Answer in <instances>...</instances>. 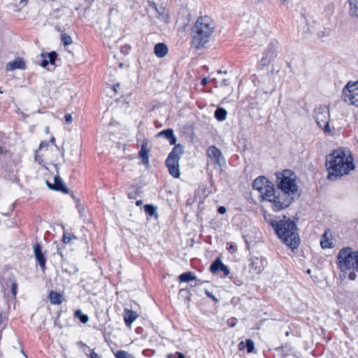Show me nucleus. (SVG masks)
I'll return each instance as SVG.
<instances>
[{
	"label": "nucleus",
	"mask_w": 358,
	"mask_h": 358,
	"mask_svg": "<svg viewBox=\"0 0 358 358\" xmlns=\"http://www.w3.org/2000/svg\"><path fill=\"white\" fill-rule=\"evenodd\" d=\"M149 150L148 149V141L145 140L141 145V148L139 152V157L142 159L143 162L145 164L149 162Z\"/></svg>",
	"instance_id": "obj_20"
},
{
	"label": "nucleus",
	"mask_w": 358,
	"mask_h": 358,
	"mask_svg": "<svg viewBox=\"0 0 358 358\" xmlns=\"http://www.w3.org/2000/svg\"><path fill=\"white\" fill-rule=\"evenodd\" d=\"M16 289H17V285L13 284L12 286V292H13V295L16 294Z\"/></svg>",
	"instance_id": "obj_45"
},
{
	"label": "nucleus",
	"mask_w": 358,
	"mask_h": 358,
	"mask_svg": "<svg viewBox=\"0 0 358 358\" xmlns=\"http://www.w3.org/2000/svg\"><path fill=\"white\" fill-rule=\"evenodd\" d=\"M350 15L358 17V0H349Z\"/></svg>",
	"instance_id": "obj_22"
},
{
	"label": "nucleus",
	"mask_w": 358,
	"mask_h": 358,
	"mask_svg": "<svg viewBox=\"0 0 358 358\" xmlns=\"http://www.w3.org/2000/svg\"><path fill=\"white\" fill-rule=\"evenodd\" d=\"M257 22V20L255 17H250V20L248 22L249 24L245 27L249 34H252L256 32Z\"/></svg>",
	"instance_id": "obj_23"
},
{
	"label": "nucleus",
	"mask_w": 358,
	"mask_h": 358,
	"mask_svg": "<svg viewBox=\"0 0 358 358\" xmlns=\"http://www.w3.org/2000/svg\"><path fill=\"white\" fill-rule=\"evenodd\" d=\"M284 2H285L287 0H282Z\"/></svg>",
	"instance_id": "obj_56"
},
{
	"label": "nucleus",
	"mask_w": 358,
	"mask_h": 358,
	"mask_svg": "<svg viewBox=\"0 0 358 358\" xmlns=\"http://www.w3.org/2000/svg\"><path fill=\"white\" fill-rule=\"evenodd\" d=\"M223 82L224 83V84H225V85H227V83H226V80H224H224H223Z\"/></svg>",
	"instance_id": "obj_55"
},
{
	"label": "nucleus",
	"mask_w": 358,
	"mask_h": 358,
	"mask_svg": "<svg viewBox=\"0 0 358 358\" xmlns=\"http://www.w3.org/2000/svg\"><path fill=\"white\" fill-rule=\"evenodd\" d=\"M220 270L222 271L224 273L225 276H227L230 273L229 269L224 264H222V266H221V268H220Z\"/></svg>",
	"instance_id": "obj_38"
},
{
	"label": "nucleus",
	"mask_w": 358,
	"mask_h": 358,
	"mask_svg": "<svg viewBox=\"0 0 358 358\" xmlns=\"http://www.w3.org/2000/svg\"><path fill=\"white\" fill-rule=\"evenodd\" d=\"M154 52L157 57L162 58L167 54L168 48L164 43H159L155 45Z\"/></svg>",
	"instance_id": "obj_21"
},
{
	"label": "nucleus",
	"mask_w": 358,
	"mask_h": 358,
	"mask_svg": "<svg viewBox=\"0 0 358 358\" xmlns=\"http://www.w3.org/2000/svg\"><path fill=\"white\" fill-rule=\"evenodd\" d=\"M275 57L273 52H267L261 59L262 65L265 66L269 63V62Z\"/></svg>",
	"instance_id": "obj_29"
},
{
	"label": "nucleus",
	"mask_w": 358,
	"mask_h": 358,
	"mask_svg": "<svg viewBox=\"0 0 358 358\" xmlns=\"http://www.w3.org/2000/svg\"><path fill=\"white\" fill-rule=\"evenodd\" d=\"M34 252L35 258L37 262L39 264L40 267L44 270L45 266V258L44 257V255L42 252L41 246L38 243H36L34 245Z\"/></svg>",
	"instance_id": "obj_13"
},
{
	"label": "nucleus",
	"mask_w": 358,
	"mask_h": 358,
	"mask_svg": "<svg viewBox=\"0 0 358 358\" xmlns=\"http://www.w3.org/2000/svg\"><path fill=\"white\" fill-rule=\"evenodd\" d=\"M277 186L281 190L278 203L276 206L289 207L294 199L299 195L296 175L290 170H284L275 173Z\"/></svg>",
	"instance_id": "obj_2"
},
{
	"label": "nucleus",
	"mask_w": 358,
	"mask_h": 358,
	"mask_svg": "<svg viewBox=\"0 0 358 358\" xmlns=\"http://www.w3.org/2000/svg\"><path fill=\"white\" fill-rule=\"evenodd\" d=\"M62 40L64 45H69L72 43V38L69 35L63 34L62 36Z\"/></svg>",
	"instance_id": "obj_34"
},
{
	"label": "nucleus",
	"mask_w": 358,
	"mask_h": 358,
	"mask_svg": "<svg viewBox=\"0 0 358 358\" xmlns=\"http://www.w3.org/2000/svg\"><path fill=\"white\" fill-rule=\"evenodd\" d=\"M253 2L255 3H261V2H263L264 0H252Z\"/></svg>",
	"instance_id": "obj_51"
},
{
	"label": "nucleus",
	"mask_w": 358,
	"mask_h": 358,
	"mask_svg": "<svg viewBox=\"0 0 358 358\" xmlns=\"http://www.w3.org/2000/svg\"><path fill=\"white\" fill-rule=\"evenodd\" d=\"M155 8L157 14V17L159 22L163 23H169L170 20L169 12L163 7L158 8L155 6Z\"/></svg>",
	"instance_id": "obj_17"
},
{
	"label": "nucleus",
	"mask_w": 358,
	"mask_h": 358,
	"mask_svg": "<svg viewBox=\"0 0 358 358\" xmlns=\"http://www.w3.org/2000/svg\"><path fill=\"white\" fill-rule=\"evenodd\" d=\"M76 236L70 233H64L63 241L64 243H70L73 239H75Z\"/></svg>",
	"instance_id": "obj_33"
},
{
	"label": "nucleus",
	"mask_w": 358,
	"mask_h": 358,
	"mask_svg": "<svg viewBox=\"0 0 358 358\" xmlns=\"http://www.w3.org/2000/svg\"><path fill=\"white\" fill-rule=\"evenodd\" d=\"M120 87L119 84H117V85L113 87V91L115 92V93H116L117 91V87Z\"/></svg>",
	"instance_id": "obj_48"
},
{
	"label": "nucleus",
	"mask_w": 358,
	"mask_h": 358,
	"mask_svg": "<svg viewBox=\"0 0 358 358\" xmlns=\"http://www.w3.org/2000/svg\"><path fill=\"white\" fill-rule=\"evenodd\" d=\"M182 153L183 147L180 144L176 145L166 160L167 168L178 164Z\"/></svg>",
	"instance_id": "obj_10"
},
{
	"label": "nucleus",
	"mask_w": 358,
	"mask_h": 358,
	"mask_svg": "<svg viewBox=\"0 0 358 358\" xmlns=\"http://www.w3.org/2000/svg\"><path fill=\"white\" fill-rule=\"evenodd\" d=\"M266 265L267 262L262 256H252L249 259L248 266L251 270L250 272L253 273H261Z\"/></svg>",
	"instance_id": "obj_9"
},
{
	"label": "nucleus",
	"mask_w": 358,
	"mask_h": 358,
	"mask_svg": "<svg viewBox=\"0 0 358 358\" xmlns=\"http://www.w3.org/2000/svg\"><path fill=\"white\" fill-rule=\"evenodd\" d=\"M178 354V358H185V356L180 353V352H177Z\"/></svg>",
	"instance_id": "obj_47"
},
{
	"label": "nucleus",
	"mask_w": 358,
	"mask_h": 358,
	"mask_svg": "<svg viewBox=\"0 0 358 358\" xmlns=\"http://www.w3.org/2000/svg\"><path fill=\"white\" fill-rule=\"evenodd\" d=\"M206 82H207V81H206V78H203V79L201 80V83H202L203 85H205V84L206 83Z\"/></svg>",
	"instance_id": "obj_53"
},
{
	"label": "nucleus",
	"mask_w": 358,
	"mask_h": 358,
	"mask_svg": "<svg viewBox=\"0 0 358 358\" xmlns=\"http://www.w3.org/2000/svg\"><path fill=\"white\" fill-rule=\"evenodd\" d=\"M270 182L265 177L259 176L254 180L252 186L255 189L260 193V192H262L263 188Z\"/></svg>",
	"instance_id": "obj_16"
},
{
	"label": "nucleus",
	"mask_w": 358,
	"mask_h": 358,
	"mask_svg": "<svg viewBox=\"0 0 358 358\" xmlns=\"http://www.w3.org/2000/svg\"><path fill=\"white\" fill-rule=\"evenodd\" d=\"M271 224L274 229L278 236L282 241L292 250L298 248L300 238L296 232V226L290 219H273Z\"/></svg>",
	"instance_id": "obj_3"
},
{
	"label": "nucleus",
	"mask_w": 358,
	"mask_h": 358,
	"mask_svg": "<svg viewBox=\"0 0 358 358\" xmlns=\"http://www.w3.org/2000/svg\"><path fill=\"white\" fill-rule=\"evenodd\" d=\"M228 323L231 327H234L236 324L235 319H231L230 320L228 321Z\"/></svg>",
	"instance_id": "obj_44"
},
{
	"label": "nucleus",
	"mask_w": 358,
	"mask_h": 358,
	"mask_svg": "<svg viewBox=\"0 0 358 358\" xmlns=\"http://www.w3.org/2000/svg\"><path fill=\"white\" fill-rule=\"evenodd\" d=\"M136 204L137 206H141V205L142 204V201H141V200L137 201L136 202Z\"/></svg>",
	"instance_id": "obj_50"
},
{
	"label": "nucleus",
	"mask_w": 358,
	"mask_h": 358,
	"mask_svg": "<svg viewBox=\"0 0 358 358\" xmlns=\"http://www.w3.org/2000/svg\"><path fill=\"white\" fill-rule=\"evenodd\" d=\"M215 23L208 15L201 16L195 21L191 29L192 43L196 49L208 42L215 31Z\"/></svg>",
	"instance_id": "obj_4"
},
{
	"label": "nucleus",
	"mask_w": 358,
	"mask_h": 358,
	"mask_svg": "<svg viewBox=\"0 0 358 358\" xmlns=\"http://www.w3.org/2000/svg\"><path fill=\"white\" fill-rule=\"evenodd\" d=\"M320 245L323 249L333 248L334 247V243L329 230L325 231L324 234L322 236Z\"/></svg>",
	"instance_id": "obj_15"
},
{
	"label": "nucleus",
	"mask_w": 358,
	"mask_h": 358,
	"mask_svg": "<svg viewBox=\"0 0 358 358\" xmlns=\"http://www.w3.org/2000/svg\"><path fill=\"white\" fill-rule=\"evenodd\" d=\"M337 266L341 272V279H345L347 272L349 271V279L355 280L356 272H358V252L353 251L350 248H343L337 257Z\"/></svg>",
	"instance_id": "obj_5"
},
{
	"label": "nucleus",
	"mask_w": 358,
	"mask_h": 358,
	"mask_svg": "<svg viewBox=\"0 0 358 358\" xmlns=\"http://www.w3.org/2000/svg\"><path fill=\"white\" fill-rule=\"evenodd\" d=\"M227 249L231 253H234L237 250L236 247L232 244Z\"/></svg>",
	"instance_id": "obj_39"
},
{
	"label": "nucleus",
	"mask_w": 358,
	"mask_h": 358,
	"mask_svg": "<svg viewBox=\"0 0 358 358\" xmlns=\"http://www.w3.org/2000/svg\"><path fill=\"white\" fill-rule=\"evenodd\" d=\"M75 315L84 324L87 323L89 320L88 316L87 315L83 314L80 310H77L75 313Z\"/></svg>",
	"instance_id": "obj_31"
},
{
	"label": "nucleus",
	"mask_w": 358,
	"mask_h": 358,
	"mask_svg": "<svg viewBox=\"0 0 358 358\" xmlns=\"http://www.w3.org/2000/svg\"><path fill=\"white\" fill-rule=\"evenodd\" d=\"M179 278L182 282H189L191 280H195L196 277L191 272H186L182 273Z\"/></svg>",
	"instance_id": "obj_27"
},
{
	"label": "nucleus",
	"mask_w": 358,
	"mask_h": 358,
	"mask_svg": "<svg viewBox=\"0 0 358 358\" xmlns=\"http://www.w3.org/2000/svg\"><path fill=\"white\" fill-rule=\"evenodd\" d=\"M259 196H261L263 200L269 201L271 203V208L274 211L278 212L285 209L284 206L279 208H278V206H276V205L279 204L278 201H280L278 199L280 196V192L278 194L276 193L271 182L263 188L262 192H260L259 193Z\"/></svg>",
	"instance_id": "obj_6"
},
{
	"label": "nucleus",
	"mask_w": 358,
	"mask_h": 358,
	"mask_svg": "<svg viewBox=\"0 0 358 358\" xmlns=\"http://www.w3.org/2000/svg\"><path fill=\"white\" fill-rule=\"evenodd\" d=\"M227 112L224 108H218L215 112V117L218 121L226 120Z\"/></svg>",
	"instance_id": "obj_25"
},
{
	"label": "nucleus",
	"mask_w": 358,
	"mask_h": 358,
	"mask_svg": "<svg viewBox=\"0 0 358 358\" xmlns=\"http://www.w3.org/2000/svg\"><path fill=\"white\" fill-rule=\"evenodd\" d=\"M326 166L329 172L328 179L335 180L349 174L355 168L350 150L341 148L327 156Z\"/></svg>",
	"instance_id": "obj_1"
},
{
	"label": "nucleus",
	"mask_w": 358,
	"mask_h": 358,
	"mask_svg": "<svg viewBox=\"0 0 358 358\" xmlns=\"http://www.w3.org/2000/svg\"><path fill=\"white\" fill-rule=\"evenodd\" d=\"M54 141H55L54 137H52V138H51V142H53Z\"/></svg>",
	"instance_id": "obj_54"
},
{
	"label": "nucleus",
	"mask_w": 358,
	"mask_h": 358,
	"mask_svg": "<svg viewBox=\"0 0 358 358\" xmlns=\"http://www.w3.org/2000/svg\"><path fill=\"white\" fill-rule=\"evenodd\" d=\"M47 64H48V61L46 59H44L41 63V66L43 67H45Z\"/></svg>",
	"instance_id": "obj_46"
},
{
	"label": "nucleus",
	"mask_w": 358,
	"mask_h": 358,
	"mask_svg": "<svg viewBox=\"0 0 358 358\" xmlns=\"http://www.w3.org/2000/svg\"><path fill=\"white\" fill-rule=\"evenodd\" d=\"M123 316L125 324L127 326L130 327L131 323L138 317V315L136 312L124 309Z\"/></svg>",
	"instance_id": "obj_18"
},
{
	"label": "nucleus",
	"mask_w": 358,
	"mask_h": 358,
	"mask_svg": "<svg viewBox=\"0 0 358 358\" xmlns=\"http://www.w3.org/2000/svg\"><path fill=\"white\" fill-rule=\"evenodd\" d=\"M245 346H246L245 343L244 342H243V341H242V342H241V343L238 344V349H239L240 350H244V349H245Z\"/></svg>",
	"instance_id": "obj_41"
},
{
	"label": "nucleus",
	"mask_w": 358,
	"mask_h": 358,
	"mask_svg": "<svg viewBox=\"0 0 358 358\" xmlns=\"http://www.w3.org/2000/svg\"><path fill=\"white\" fill-rule=\"evenodd\" d=\"M157 136L166 138L169 141L171 145L176 144L177 141L176 137L173 135V131L170 129L159 132Z\"/></svg>",
	"instance_id": "obj_19"
},
{
	"label": "nucleus",
	"mask_w": 358,
	"mask_h": 358,
	"mask_svg": "<svg viewBox=\"0 0 358 358\" xmlns=\"http://www.w3.org/2000/svg\"><path fill=\"white\" fill-rule=\"evenodd\" d=\"M206 294H207L208 296L213 298V295H212L210 293H209V292H208V291H207V290H206Z\"/></svg>",
	"instance_id": "obj_52"
},
{
	"label": "nucleus",
	"mask_w": 358,
	"mask_h": 358,
	"mask_svg": "<svg viewBox=\"0 0 358 358\" xmlns=\"http://www.w3.org/2000/svg\"><path fill=\"white\" fill-rule=\"evenodd\" d=\"M245 348H247V351L248 353H250L253 351L254 350V343L252 340L250 339H247L246 341H245Z\"/></svg>",
	"instance_id": "obj_35"
},
{
	"label": "nucleus",
	"mask_w": 358,
	"mask_h": 358,
	"mask_svg": "<svg viewBox=\"0 0 358 358\" xmlns=\"http://www.w3.org/2000/svg\"><path fill=\"white\" fill-rule=\"evenodd\" d=\"M72 120H73V118H72L71 115H70V114H66V115H65V120H66V122H68V123H71V122H72Z\"/></svg>",
	"instance_id": "obj_40"
},
{
	"label": "nucleus",
	"mask_w": 358,
	"mask_h": 358,
	"mask_svg": "<svg viewBox=\"0 0 358 358\" xmlns=\"http://www.w3.org/2000/svg\"><path fill=\"white\" fill-rule=\"evenodd\" d=\"M206 155L210 160L219 166L224 163V159L220 150L214 145L208 148Z\"/></svg>",
	"instance_id": "obj_11"
},
{
	"label": "nucleus",
	"mask_w": 358,
	"mask_h": 358,
	"mask_svg": "<svg viewBox=\"0 0 358 358\" xmlns=\"http://www.w3.org/2000/svg\"><path fill=\"white\" fill-rule=\"evenodd\" d=\"M48 58H49V62H50L51 64H54L55 60V59H56V58H57V54H56V52H50V53L48 55Z\"/></svg>",
	"instance_id": "obj_36"
},
{
	"label": "nucleus",
	"mask_w": 358,
	"mask_h": 358,
	"mask_svg": "<svg viewBox=\"0 0 358 358\" xmlns=\"http://www.w3.org/2000/svg\"><path fill=\"white\" fill-rule=\"evenodd\" d=\"M43 146H47V143H41L40 144V149H41V148H42V147H43Z\"/></svg>",
	"instance_id": "obj_49"
},
{
	"label": "nucleus",
	"mask_w": 358,
	"mask_h": 358,
	"mask_svg": "<svg viewBox=\"0 0 358 358\" xmlns=\"http://www.w3.org/2000/svg\"><path fill=\"white\" fill-rule=\"evenodd\" d=\"M6 71H11L15 69H24L25 64L22 58L17 57L6 64Z\"/></svg>",
	"instance_id": "obj_14"
},
{
	"label": "nucleus",
	"mask_w": 358,
	"mask_h": 358,
	"mask_svg": "<svg viewBox=\"0 0 358 358\" xmlns=\"http://www.w3.org/2000/svg\"><path fill=\"white\" fill-rule=\"evenodd\" d=\"M46 184L48 186V187L51 189L62 191L64 193L68 192V189L64 185L61 178L59 176H55L53 178V183H51L48 180H46Z\"/></svg>",
	"instance_id": "obj_12"
},
{
	"label": "nucleus",
	"mask_w": 358,
	"mask_h": 358,
	"mask_svg": "<svg viewBox=\"0 0 358 358\" xmlns=\"http://www.w3.org/2000/svg\"><path fill=\"white\" fill-rule=\"evenodd\" d=\"M115 355L116 358H135L130 353L124 350H118Z\"/></svg>",
	"instance_id": "obj_30"
},
{
	"label": "nucleus",
	"mask_w": 358,
	"mask_h": 358,
	"mask_svg": "<svg viewBox=\"0 0 358 358\" xmlns=\"http://www.w3.org/2000/svg\"><path fill=\"white\" fill-rule=\"evenodd\" d=\"M50 301L52 304H61L62 295L57 292H50L49 294Z\"/></svg>",
	"instance_id": "obj_24"
},
{
	"label": "nucleus",
	"mask_w": 358,
	"mask_h": 358,
	"mask_svg": "<svg viewBox=\"0 0 358 358\" xmlns=\"http://www.w3.org/2000/svg\"><path fill=\"white\" fill-rule=\"evenodd\" d=\"M328 35H329L328 31L324 29V30L319 31L317 33V38H320V39H322L324 37H325V36H327Z\"/></svg>",
	"instance_id": "obj_37"
},
{
	"label": "nucleus",
	"mask_w": 358,
	"mask_h": 358,
	"mask_svg": "<svg viewBox=\"0 0 358 358\" xmlns=\"http://www.w3.org/2000/svg\"><path fill=\"white\" fill-rule=\"evenodd\" d=\"M343 101L350 105L358 106V82H349L343 90Z\"/></svg>",
	"instance_id": "obj_7"
},
{
	"label": "nucleus",
	"mask_w": 358,
	"mask_h": 358,
	"mask_svg": "<svg viewBox=\"0 0 358 358\" xmlns=\"http://www.w3.org/2000/svg\"><path fill=\"white\" fill-rule=\"evenodd\" d=\"M222 264H223L220 259H215L210 266V271L212 273H216L217 271H220Z\"/></svg>",
	"instance_id": "obj_28"
},
{
	"label": "nucleus",
	"mask_w": 358,
	"mask_h": 358,
	"mask_svg": "<svg viewBox=\"0 0 358 358\" xmlns=\"http://www.w3.org/2000/svg\"><path fill=\"white\" fill-rule=\"evenodd\" d=\"M218 212H219L220 214H224V213H225V212H226V208H225L224 206H220V207L218 208Z\"/></svg>",
	"instance_id": "obj_43"
},
{
	"label": "nucleus",
	"mask_w": 358,
	"mask_h": 358,
	"mask_svg": "<svg viewBox=\"0 0 358 358\" xmlns=\"http://www.w3.org/2000/svg\"><path fill=\"white\" fill-rule=\"evenodd\" d=\"M144 210L147 215L152 216L155 215L156 212V208L154 207L152 205L146 204L144 206Z\"/></svg>",
	"instance_id": "obj_32"
},
{
	"label": "nucleus",
	"mask_w": 358,
	"mask_h": 358,
	"mask_svg": "<svg viewBox=\"0 0 358 358\" xmlns=\"http://www.w3.org/2000/svg\"><path fill=\"white\" fill-rule=\"evenodd\" d=\"M90 358H101V357L95 352L90 354Z\"/></svg>",
	"instance_id": "obj_42"
},
{
	"label": "nucleus",
	"mask_w": 358,
	"mask_h": 358,
	"mask_svg": "<svg viewBox=\"0 0 358 358\" xmlns=\"http://www.w3.org/2000/svg\"><path fill=\"white\" fill-rule=\"evenodd\" d=\"M315 120L317 125L327 134H331L329 127V113L325 108H320L315 112Z\"/></svg>",
	"instance_id": "obj_8"
},
{
	"label": "nucleus",
	"mask_w": 358,
	"mask_h": 358,
	"mask_svg": "<svg viewBox=\"0 0 358 358\" xmlns=\"http://www.w3.org/2000/svg\"><path fill=\"white\" fill-rule=\"evenodd\" d=\"M169 173L174 178H178L180 176V169H179V163L176 165H173L170 167H168Z\"/></svg>",
	"instance_id": "obj_26"
}]
</instances>
